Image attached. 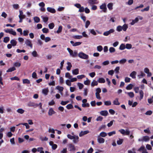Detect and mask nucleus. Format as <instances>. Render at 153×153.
<instances>
[{
  "mask_svg": "<svg viewBox=\"0 0 153 153\" xmlns=\"http://www.w3.org/2000/svg\"><path fill=\"white\" fill-rule=\"evenodd\" d=\"M10 43H11V45L13 46H14L16 45L17 42L14 39H12L10 41Z\"/></svg>",
  "mask_w": 153,
  "mask_h": 153,
  "instance_id": "obj_18",
  "label": "nucleus"
},
{
  "mask_svg": "<svg viewBox=\"0 0 153 153\" xmlns=\"http://www.w3.org/2000/svg\"><path fill=\"white\" fill-rule=\"evenodd\" d=\"M148 102L149 104H152L153 102V96L151 98L148 99Z\"/></svg>",
  "mask_w": 153,
  "mask_h": 153,
  "instance_id": "obj_63",
  "label": "nucleus"
},
{
  "mask_svg": "<svg viewBox=\"0 0 153 153\" xmlns=\"http://www.w3.org/2000/svg\"><path fill=\"white\" fill-rule=\"evenodd\" d=\"M89 133V131H81L79 134V136L81 137L82 136L87 134Z\"/></svg>",
  "mask_w": 153,
  "mask_h": 153,
  "instance_id": "obj_9",
  "label": "nucleus"
},
{
  "mask_svg": "<svg viewBox=\"0 0 153 153\" xmlns=\"http://www.w3.org/2000/svg\"><path fill=\"white\" fill-rule=\"evenodd\" d=\"M50 29H52L53 28L54 25L53 23H50L48 25Z\"/></svg>",
  "mask_w": 153,
  "mask_h": 153,
  "instance_id": "obj_51",
  "label": "nucleus"
},
{
  "mask_svg": "<svg viewBox=\"0 0 153 153\" xmlns=\"http://www.w3.org/2000/svg\"><path fill=\"white\" fill-rule=\"evenodd\" d=\"M139 94L140 95L139 100H141L142 99H143L144 96V93L142 90H140V91Z\"/></svg>",
  "mask_w": 153,
  "mask_h": 153,
  "instance_id": "obj_12",
  "label": "nucleus"
},
{
  "mask_svg": "<svg viewBox=\"0 0 153 153\" xmlns=\"http://www.w3.org/2000/svg\"><path fill=\"white\" fill-rule=\"evenodd\" d=\"M66 107L68 109H70L73 108V106L72 104H70L67 105L66 106Z\"/></svg>",
  "mask_w": 153,
  "mask_h": 153,
  "instance_id": "obj_42",
  "label": "nucleus"
},
{
  "mask_svg": "<svg viewBox=\"0 0 153 153\" xmlns=\"http://www.w3.org/2000/svg\"><path fill=\"white\" fill-rule=\"evenodd\" d=\"M67 64L68 66L67 67V69L68 71H69L71 70L72 66L71 63L70 62H68L67 63Z\"/></svg>",
  "mask_w": 153,
  "mask_h": 153,
  "instance_id": "obj_28",
  "label": "nucleus"
},
{
  "mask_svg": "<svg viewBox=\"0 0 153 153\" xmlns=\"http://www.w3.org/2000/svg\"><path fill=\"white\" fill-rule=\"evenodd\" d=\"M56 88L57 90H58L59 91L61 92L63 91L64 88L60 86H57Z\"/></svg>",
  "mask_w": 153,
  "mask_h": 153,
  "instance_id": "obj_34",
  "label": "nucleus"
},
{
  "mask_svg": "<svg viewBox=\"0 0 153 153\" xmlns=\"http://www.w3.org/2000/svg\"><path fill=\"white\" fill-rule=\"evenodd\" d=\"M98 82L100 83H104L105 82V80L103 78H100L98 80Z\"/></svg>",
  "mask_w": 153,
  "mask_h": 153,
  "instance_id": "obj_20",
  "label": "nucleus"
},
{
  "mask_svg": "<svg viewBox=\"0 0 153 153\" xmlns=\"http://www.w3.org/2000/svg\"><path fill=\"white\" fill-rule=\"evenodd\" d=\"M125 93L126 94H127L128 96L131 98H133L134 97V95L133 92H125Z\"/></svg>",
  "mask_w": 153,
  "mask_h": 153,
  "instance_id": "obj_14",
  "label": "nucleus"
},
{
  "mask_svg": "<svg viewBox=\"0 0 153 153\" xmlns=\"http://www.w3.org/2000/svg\"><path fill=\"white\" fill-rule=\"evenodd\" d=\"M133 85L131 84L128 85L126 87V89L127 90H130L132 88Z\"/></svg>",
  "mask_w": 153,
  "mask_h": 153,
  "instance_id": "obj_19",
  "label": "nucleus"
},
{
  "mask_svg": "<svg viewBox=\"0 0 153 153\" xmlns=\"http://www.w3.org/2000/svg\"><path fill=\"white\" fill-rule=\"evenodd\" d=\"M81 18L83 21L84 22H85L86 20V17L83 16V14L81 13L80 15Z\"/></svg>",
  "mask_w": 153,
  "mask_h": 153,
  "instance_id": "obj_36",
  "label": "nucleus"
},
{
  "mask_svg": "<svg viewBox=\"0 0 153 153\" xmlns=\"http://www.w3.org/2000/svg\"><path fill=\"white\" fill-rule=\"evenodd\" d=\"M114 120L111 121L110 122V123H108L107 124V126H108V127H110L113 124V122H114Z\"/></svg>",
  "mask_w": 153,
  "mask_h": 153,
  "instance_id": "obj_62",
  "label": "nucleus"
},
{
  "mask_svg": "<svg viewBox=\"0 0 153 153\" xmlns=\"http://www.w3.org/2000/svg\"><path fill=\"white\" fill-rule=\"evenodd\" d=\"M20 125H22L25 126L26 129H28L30 128V126L28 125V123H19L18 125H16V126H18Z\"/></svg>",
  "mask_w": 153,
  "mask_h": 153,
  "instance_id": "obj_17",
  "label": "nucleus"
},
{
  "mask_svg": "<svg viewBox=\"0 0 153 153\" xmlns=\"http://www.w3.org/2000/svg\"><path fill=\"white\" fill-rule=\"evenodd\" d=\"M65 76L66 78H68L69 79H71L72 76L70 75V74L68 72H67L65 74Z\"/></svg>",
  "mask_w": 153,
  "mask_h": 153,
  "instance_id": "obj_50",
  "label": "nucleus"
},
{
  "mask_svg": "<svg viewBox=\"0 0 153 153\" xmlns=\"http://www.w3.org/2000/svg\"><path fill=\"white\" fill-rule=\"evenodd\" d=\"M10 41V38L8 36L6 37L4 39L3 42L4 43H7Z\"/></svg>",
  "mask_w": 153,
  "mask_h": 153,
  "instance_id": "obj_33",
  "label": "nucleus"
},
{
  "mask_svg": "<svg viewBox=\"0 0 153 153\" xmlns=\"http://www.w3.org/2000/svg\"><path fill=\"white\" fill-rule=\"evenodd\" d=\"M75 136H75L71 135H70V134H68L67 135L68 137V138H69L70 139H71V140L75 139Z\"/></svg>",
  "mask_w": 153,
  "mask_h": 153,
  "instance_id": "obj_56",
  "label": "nucleus"
},
{
  "mask_svg": "<svg viewBox=\"0 0 153 153\" xmlns=\"http://www.w3.org/2000/svg\"><path fill=\"white\" fill-rule=\"evenodd\" d=\"M82 106L83 107H88L90 105L88 103H82Z\"/></svg>",
  "mask_w": 153,
  "mask_h": 153,
  "instance_id": "obj_59",
  "label": "nucleus"
},
{
  "mask_svg": "<svg viewBox=\"0 0 153 153\" xmlns=\"http://www.w3.org/2000/svg\"><path fill=\"white\" fill-rule=\"evenodd\" d=\"M137 74V73L135 71H133L130 74V76L132 78H135V75Z\"/></svg>",
  "mask_w": 153,
  "mask_h": 153,
  "instance_id": "obj_15",
  "label": "nucleus"
},
{
  "mask_svg": "<svg viewBox=\"0 0 153 153\" xmlns=\"http://www.w3.org/2000/svg\"><path fill=\"white\" fill-rule=\"evenodd\" d=\"M100 114L102 116H106L108 114V113L107 111L104 110L100 111Z\"/></svg>",
  "mask_w": 153,
  "mask_h": 153,
  "instance_id": "obj_10",
  "label": "nucleus"
},
{
  "mask_svg": "<svg viewBox=\"0 0 153 153\" xmlns=\"http://www.w3.org/2000/svg\"><path fill=\"white\" fill-rule=\"evenodd\" d=\"M130 78L127 77H126L125 79V81L126 82H129L130 81Z\"/></svg>",
  "mask_w": 153,
  "mask_h": 153,
  "instance_id": "obj_61",
  "label": "nucleus"
},
{
  "mask_svg": "<svg viewBox=\"0 0 153 153\" xmlns=\"http://www.w3.org/2000/svg\"><path fill=\"white\" fill-rule=\"evenodd\" d=\"M98 142L100 143H103L105 141V140L102 137L98 138L97 139Z\"/></svg>",
  "mask_w": 153,
  "mask_h": 153,
  "instance_id": "obj_16",
  "label": "nucleus"
},
{
  "mask_svg": "<svg viewBox=\"0 0 153 153\" xmlns=\"http://www.w3.org/2000/svg\"><path fill=\"white\" fill-rule=\"evenodd\" d=\"M90 22L89 20H87L85 22V27L86 28H87L88 26L90 25Z\"/></svg>",
  "mask_w": 153,
  "mask_h": 153,
  "instance_id": "obj_49",
  "label": "nucleus"
},
{
  "mask_svg": "<svg viewBox=\"0 0 153 153\" xmlns=\"http://www.w3.org/2000/svg\"><path fill=\"white\" fill-rule=\"evenodd\" d=\"M128 28V25L126 24H124L123 26H122V28H123V30L124 31H126L127 29Z\"/></svg>",
  "mask_w": 153,
  "mask_h": 153,
  "instance_id": "obj_35",
  "label": "nucleus"
},
{
  "mask_svg": "<svg viewBox=\"0 0 153 153\" xmlns=\"http://www.w3.org/2000/svg\"><path fill=\"white\" fill-rule=\"evenodd\" d=\"M100 9H102L104 13L106 12L107 9L106 4L104 3L101 5L100 6Z\"/></svg>",
  "mask_w": 153,
  "mask_h": 153,
  "instance_id": "obj_3",
  "label": "nucleus"
},
{
  "mask_svg": "<svg viewBox=\"0 0 153 153\" xmlns=\"http://www.w3.org/2000/svg\"><path fill=\"white\" fill-rule=\"evenodd\" d=\"M79 12L80 13H82L84 11V8L83 7L81 6L79 8Z\"/></svg>",
  "mask_w": 153,
  "mask_h": 153,
  "instance_id": "obj_57",
  "label": "nucleus"
},
{
  "mask_svg": "<svg viewBox=\"0 0 153 153\" xmlns=\"http://www.w3.org/2000/svg\"><path fill=\"white\" fill-rule=\"evenodd\" d=\"M21 63L19 62H16L14 63V67H19L21 66Z\"/></svg>",
  "mask_w": 153,
  "mask_h": 153,
  "instance_id": "obj_39",
  "label": "nucleus"
},
{
  "mask_svg": "<svg viewBox=\"0 0 153 153\" xmlns=\"http://www.w3.org/2000/svg\"><path fill=\"white\" fill-rule=\"evenodd\" d=\"M42 30L44 33H47L49 32L48 29L46 28H44L42 29Z\"/></svg>",
  "mask_w": 153,
  "mask_h": 153,
  "instance_id": "obj_38",
  "label": "nucleus"
},
{
  "mask_svg": "<svg viewBox=\"0 0 153 153\" xmlns=\"http://www.w3.org/2000/svg\"><path fill=\"white\" fill-rule=\"evenodd\" d=\"M56 112L53 110L52 108H51L49 109L48 112V115L49 116H51L53 114H55Z\"/></svg>",
  "mask_w": 153,
  "mask_h": 153,
  "instance_id": "obj_8",
  "label": "nucleus"
},
{
  "mask_svg": "<svg viewBox=\"0 0 153 153\" xmlns=\"http://www.w3.org/2000/svg\"><path fill=\"white\" fill-rule=\"evenodd\" d=\"M143 141H147L149 140V138L148 136H143Z\"/></svg>",
  "mask_w": 153,
  "mask_h": 153,
  "instance_id": "obj_26",
  "label": "nucleus"
},
{
  "mask_svg": "<svg viewBox=\"0 0 153 153\" xmlns=\"http://www.w3.org/2000/svg\"><path fill=\"white\" fill-rule=\"evenodd\" d=\"M113 3H110L108 4L107 5V7L109 10H111L113 9Z\"/></svg>",
  "mask_w": 153,
  "mask_h": 153,
  "instance_id": "obj_25",
  "label": "nucleus"
},
{
  "mask_svg": "<svg viewBox=\"0 0 153 153\" xmlns=\"http://www.w3.org/2000/svg\"><path fill=\"white\" fill-rule=\"evenodd\" d=\"M114 30L113 29H110L108 31L104 32L103 35L105 36H108L111 33H113L114 32Z\"/></svg>",
  "mask_w": 153,
  "mask_h": 153,
  "instance_id": "obj_4",
  "label": "nucleus"
},
{
  "mask_svg": "<svg viewBox=\"0 0 153 153\" xmlns=\"http://www.w3.org/2000/svg\"><path fill=\"white\" fill-rule=\"evenodd\" d=\"M69 102V101H62L60 103L61 104L63 105H65L67 104Z\"/></svg>",
  "mask_w": 153,
  "mask_h": 153,
  "instance_id": "obj_55",
  "label": "nucleus"
},
{
  "mask_svg": "<svg viewBox=\"0 0 153 153\" xmlns=\"http://www.w3.org/2000/svg\"><path fill=\"white\" fill-rule=\"evenodd\" d=\"M67 50L69 52L71 56H72V55L73 54V51L72 50H71V49H70L69 48H67Z\"/></svg>",
  "mask_w": 153,
  "mask_h": 153,
  "instance_id": "obj_53",
  "label": "nucleus"
},
{
  "mask_svg": "<svg viewBox=\"0 0 153 153\" xmlns=\"http://www.w3.org/2000/svg\"><path fill=\"white\" fill-rule=\"evenodd\" d=\"M87 80L84 81V83L85 85H89L90 84V81L87 78Z\"/></svg>",
  "mask_w": 153,
  "mask_h": 153,
  "instance_id": "obj_48",
  "label": "nucleus"
},
{
  "mask_svg": "<svg viewBox=\"0 0 153 153\" xmlns=\"http://www.w3.org/2000/svg\"><path fill=\"white\" fill-rule=\"evenodd\" d=\"M97 49L98 51L101 52L102 51L103 48L102 46L99 45L97 47Z\"/></svg>",
  "mask_w": 153,
  "mask_h": 153,
  "instance_id": "obj_46",
  "label": "nucleus"
},
{
  "mask_svg": "<svg viewBox=\"0 0 153 153\" xmlns=\"http://www.w3.org/2000/svg\"><path fill=\"white\" fill-rule=\"evenodd\" d=\"M79 137L78 136L75 137V139H73V141L74 143H77L79 141Z\"/></svg>",
  "mask_w": 153,
  "mask_h": 153,
  "instance_id": "obj_27",
  "label": "nucleus"
},
{
  "mask_svg": "<svg viewBox=\"0 0 153 153\" xmlns=\"http://www.w3.org/2000/svg\"><path fill=\"white\" fill-rule=\"evenodd\" d=\"M34 20L35 22L36 23L39 22H40V18L38 17H34Z\"/></svg>",
  "mask_w": 153,
  "mask_h": 153,
  "instance_id": "obj_37",
  "label": "nucleus"
},
{
  "mask_svg": "<svg viewBox=\"0 0 153 153\" xmlns=\"http://www.w3.org/2000/svg\"><path fill=\"white\" fill-rule=\"evenodd\" d=\"M27 106L29 107H36L38 106L39 105L38 104L35 103L33 102H30L28 103Z\"/></svg>",
  "mask_w": 153,
  "mask_h": 153,
  "instance_id": "obj_5",
  "label": "nucleus"
},
{
  "mask_svg": "<svg viewBox=\"0 0 153 153\" xmlns=\"http://www.w3.org/2000/svg\"><path fill=\"white\" fill-rule=\"evenodd\" d=\"M23 84H28L30 83V82L28 79H24L23 80Z\"/></svg>",
  "mask_w": 153,
  "mask_h": 153,
  "instance_id": "obj_30",
  "label": "nucleus"
},
{
  "mask_svg": "<svg viewBox=\"0 0 153 153\" xmlns=\"http://www.w3.org/2000/svg\"><path fill=\"white\" fill-rule=\"evenodd\" d=\"M139 21V19L138 17L135 18V19L133 20L132 22L131 23V25H134L135 23Z\"/></svg>",
  "mask_w": 153,
  "mask_h": 153,
  "instance_id": "obj_22",
  "label": "nucleus"
},
{
  "mask_svg": "<svg viewBox=\"0 0 153 153\" xmlns=\"http://www.w3.org/2000/svg\"><path fill=\"white\" fill-rule=\"evenodd\" d=\"M123 142V140L122 139L119 138V140L117 141V144L118 145H121Z\"/></svg>",
  "mask_w": 153,
  "mask_h": 153,
  "instance_id": "obj_31",
  "label": "nucleus"
},
{
  "mask_svg": "<svg viewBox=\"0 0 153 153\" xmlns=\"http://www.w3.org/2000/svg\"><path fill=\"white\" fill-rule=\"evenodd\" d=\"M62 26H59V27L58 30L56 31V32L58 33H59L62 32Z\"/></svg>",
  "mask_w": 153,
  "mask_h": 153,
  "instance_id": "obj_47",
  "label": "nucleus"
},
{
  "mask_svg": "<svg viewBox=\"0 0 153 153\" xmlns=\"http://www.w3.org/2000/svg\"><path fill=\"white\" fill-rule=\"evenodd\" d=\"M105 105H111V102L110 101H107L104 102Z\"/></svg>",
  "mask_w": 153,
  "mask_h": 153,
  "instance_id": "obj_60",
  "label": "nucleus"
},
{
  "mask_svg": "<svg viewBox=\"0 0 153 153\" xmlns=\"http://www.w3.org/2000/svg\"><path fill=\"white\" fill-rule=\"evenodd\" d=\"M97 0H88V3L91 5L92 4H97L96 2Z\"/></svg>",
  "mask_w": 153,
  "mask_h": 153,
  "instance_id": "obj_11",
  "label": "nucleus"
},
{
  "mask_svg": "<svg viewBox=\"0 0 153 153\" xmlns=\"http://www.w3.org/2000/svg\"><path fill=\"white\" fill-rule=\"evenodd\" d=\"M122 30L123 28H122V26H118L117 27L116 30L118 32H120Z\"/></svg>",
  "mask_w": 153,
  "mask_h": 153,
  "instance_id": "obj_45",
  "label": "nucleus"
},
{
  "mask_svg": "<svg viewBox=\"0 0 153 153\" xmlns=\"http://www.w3.org/2000/svg\"><path fill=\"white\" fill-rule=\"evenodd\" d=\"M17 111L19 113L22 114L24 113L25 111L22 108H19L17 110Z\"/></svg>",
  "mask_w": 153,
  "mask_h": 153,
  "instance_id": "obj_41",
  "label": "nucleus"
},
{
  "mask_svg": "<svg viewBox=\"0 0 153 153\" xmlns=\"http://www.w3.org/2000/svg\"><path fill=\"white\" fill-rule=\"evenodd\" d=\"M16 70L15 68L14 67L10 68H9L6 71L7 72H12Z\"/></svg>",
  "mask_w": 153,
  "mask_h": 153,
  "instance_id": "obj_23",
  "label": "nucleus"
},
{
  "mask_svg": "<svg viewBox=\"0 0 153 153\" xmlns=\"http://www.w3.org/2000/svg\"><path fill=\"white\" fill-rule=\"evenodd\" d=\"M78 56L81 58L83 59H88L89 56L88 55H87L84 53L81 52L79 53L78 54Z\"/></svg>",
  "mask_w": 153,
  "mask_h": 153,
  "instance_id": "obj_1",
  "label": "nucleus"
},
{
  "mask_svg": "<svg viewBox=\"0 0 153 153\" xmlns=\"http://www.w3.org/2000/svg\"><path fill=\"white\" fill-rule=\"evenodd\" d=\"M120 69V67L119 66L117 67L115 69V73L117 74H118L119 73V70Z\"/></svg>",
  "mask_w": 153,
  "mask_h": 153,
  "instance_id": "obj_64",
  "label": "nucleus"
},
{
  "mask_svg": "<svg viewBox=\"0 0 153 153\" xmlns=\"http://www.w3.org/2000/svg\"><path fill=\"white\" fill-rule=\"evenodd\" d=\"M132 45L130 44H127L126 45V48L128 49H130L131 48Z\"/></svg>",
  "mask_w": 153,
  "mask_h": 153,
  "instance_id": "obj_44",
  "label": "nucleus"
},
{
  "mask_svg": "<svg viewBox=\"0 0 153 153\" xmlns=\"http://www.w3.org/2000/svg\"><path fill=\"white\" fill-rule=\"evenodd\" d=\"M77 85H78V86H79V88L80 89H82V88H83V86H84V85H83V84H82L80 83H79V82H78L77 83Z\"/></svg>",
  "mask_w": 153,
  "mask_h": 153,
  "instance_id": "obj_58",
  "label": "nucleus"
},
{
  "mask_svg": "<svg viewBox=\"0 0 153 153\" xmlns=\"http://www.w3.org/2000/svg\"><path fill=\"white\" fill-rule=\"evenodd\" d=\"M48 92L49 91L48 88L43 89L42 90V92L43 94L45 95H46L48 94Z\"/></svg>",
  "mask_w": 153,
  "mask_h": 153,
  "instance_id": "obj_13",
  "label": "nucleus"
},
{
  "mask_svg": "<svg viewBox=\"0 0 153 153\" xmlns=\"http://www.w3.org/2000/svg\"><path fill=\"white\" fill-rule=\"evenodd\" d=\"M109 51L110 53H112L115 52V49L114 48L111 47L109 49Z\"/></svg>",
  "mask_w": 153,
  "mask_h": 153,
  "instance_id": "obj_52",
  "label": "nucleus"
},
{
  "mask_svg": "<svg viewBox=\"0 0 153 153\" xmlns=\"http://www.w3.org/2000/svg\"><path fill=\"white\" fill-rule=\"evenodd\" d=\"M47 10L49 12L51 13H54L56 12V10L54 8H52L51 7H48L47 8Z\"/></svg>",
  "mask_w": 153,
  "mask_h": 153,
  "instance_id": "obj_7",
  "label": "nucleus"
},
{
  "mask_svg": "<svg viewBox=\"0 0 153 153\" xmlns=\"http://www.w3.org/2000/svg\"><path fill=\"white\" fill-rule=\"evenodd\" d=\"M68 149H69L70 151H74L76 150V148L74 145L71 143L68 144Z\"/></svg>",
  "mask_w": 153,
  "mask_h": 153,
  "instance_id": "obj_2",
  "label": "nucleus"
},
{
  "mask_svg": "<svg viewBox=\"0 0 153 153\" xmlns=\"http://www.w3.org/2000/svg\"><path fill=\"white\" fill-rule=\"evenodd\" d=\"M89 31H90V32L92 34L96 35L97 34L96 33L94 29H90Z\"/></svg>",
  "mask_w": 153,
  "mask_h": 153,
  "instance_id": "obj_54",
  "label": "nucleus"
},
{
  "mask_svg": "<svg viewBox=\"0 0 153 153\" xmlns=\"http://www.w3.org/2000/svg\"><path fill=\"white\" fill-rule=\"evenodd\" d=\"M126 59H123L119 61V63L120 64H124L126 62Z\"/></svg>",
  "mask_w": 153,
  "mask_h": 153,
  "instance_id": "obj_40",
  "label": "nucleus"
},
{
  "mask_svg": "<svg viewBox=\"0 0 153 153\" xmlns=\"http://www.w3.org/2000/svg\"><path fill=\"white\" fill-rule=\"evenodd\" d=\"M25 44L27 46H30L31 48L33 47V45L31 43V41L29 39H27L25 41Z\"/></svg>",
  "mask_w": 153,
  "mask_h": 153,
  "instance_id": "obj_6",
  "label": "nucleus"
},
{
  "mask_svg": "<svg viewBox=\"0 0 153 153\" xmlns=\"http://www.w3.org/2000/svg\"><path fill=\"white\" fill-rule=\"evenodd\" d=\"M98 84L97 81L94 80L91 83V86L92 87H94L95 86L97 85Z\"/></svg>",
  "mask_w": 153,
  "mask_h": 153,
  "instance_id": "obj_21",
  "label": "nucleus"
},
{
  "mask_svg": "<svg viewBox=\"0 0 153 153\" xmlns=\"http://www.w3.org/2000/svg\"><path fill=\"white\" fill-rule=\"evenodd\" d=\"M126 48V46L124 44H122L120 45L119 49L120 50H123Z\"/></svg>",
  "mask_w": 153,
  "mask_h": 153,
  "instance_id": "obj_32",
  "label": "nucleus"
},
{
  "mask_svg": "<svg viewBox=\"0 0 153 153\" xmlns=\"http://www.w3.org/2000/svg\"><path fill=\"white\" fill-rule=\"evenodd\" d=\"M72 73L74 75H77L79 73V69L77 68L72 71Z\"/></svg>",
  "mask_w": 153,
  "mask_h": 153,
  "instance_id": "obj_24",
  "label": "nucleus"
},
{
  "mask_svg": "<svg viewBox=\"0 0 153 153\" xmlns=\"http://www.w3.org/2000/svg\"><path fill=\"white\" fill-rule=\"evenodd\" d=\"M100 135L102 137H105L107 136V134L104 132H102L100 133Z\"/></svg>",
  "mask_w": 153,
  "mask_h": 153,
  "instance_id": "obj_43",
  "label": "nucleus"
},
{
  "mask_svg": "<svg viewBox=\"0 0 153 153\" xmlns=\"http://www.w3.org/2000/svg\"><path fill=\"white\" fill-rule=\"evenodd\" d=\"M113 104L114 105H120V102H118V99L116 98L113 101Z\"/></svg>",
  "mask_w": 153,
  "mask_h": 153,
  "instance_id": "obj_29",
  "label": "nucleus"
}]
</instances>
